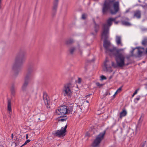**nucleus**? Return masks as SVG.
<instances>
[{
    "label": "nucleus",
    "instance_id": "nucleus-1",
    "mask_svg": "<svg viewBox=\"0 0 147 147\" xmlns=\"http://www.w3.org/2000/svg\"><path fill=\"white\" fill-rule=\"evenodd\" d=\"M103 47L105 52L110 56L114 55L115 57L116 64L113 62H111L112 66L114 67H122L125 65V58L123 49H117L111 45L109 41L105 40L103 43Z\"/></svg>",
    "mask_w": 147,
    "mask_h": 147
},
{
    "label": "nucleus",
    "instance_id": "nucleus-2",
    "mask_svg": "<svg viewBox=\"0 0 147 147\" xmlns=\"http://www.w3.org/2000/svg\"><path fill=\"white\" fill-rule=\"evenodd\" d=\"M25 52L20 51L17 54L15 61L13 65L12 69L13 72V76L16 77L21 71L23 62L26 58Z\"/></svg>",
    "mask_w": 147,
    "mask_h": 147
},
{
    "label": "nucleus",
    "instance_id": "nucleus-3",
    "mask_svg": "<svg viewBox=\"0 0 147 147\" xmlns=\"http://www.w3.org/2000/svg\"><path fill=\"white\" fill-rule=\"evenodd\" d=\"M115 0H105L102 5V12L106 14L108 11H110L112 14L116 13L119 9V3L118 1L114 2Z\"/></svg>",
    "mask_w": 147,
    "mask_h": 147
},
{
    "label": "nucleus",
    "instance_id": "nucleus-4",
    "mask_svg": "<svg viewBox=\"0 0 147 147\" xmlns=\"http://www.w3.org/2000/svg\"><path fill=\"white\" fill-rule=\"evenodd\" d=\"M34 70V64L33 63H29L26 74L24 78V81L21 88L22 91L26 94L25 96L27 95L28 93V86L31 77L33 76L32 72Z\"/></svg>",
    "mask_w": 147,
    "mask_h": 147
},
{
    "label": "nucleus",
    "instance_id": "nucleus-5",
    "mask_svg": "<svg viewBox=\"0 0 147 147\" xmlns=\"http://www.w3.org/2000/svg\"><path fill=\"white\" fill-rule=\"evenodd\" d=\"M117 18V17H116L109 18L107 21V24L103 25L101 38L104 39V42L105 40L108 41L107 39L109 37V28L112 25V22L115 21Z\"/></svg>",
    "mask_w": 147,
    "mask_h": 147
},
{
    "label": "nucleus",
    "instance_id": "nucleus-6",
    "mask_svg": "<svg viewBox=\"0 0 147 147\" xmlns=\"http://www.w3.org/2000/svg\"><path fill=\"white\" fill-rule=\"evenodd\" d=\"M67 122L64 127H61V129L54 131L52 133L55 137L63 138L66 135L67 132Z\"/></svg>",
    "mask_w": 147,
    "mask_h": 147
},
{
    "label": "nucleus",
    "instance_id": "nucleus-7",
    "mask_svg": "<svg viewBox=\"0 0 147 147\" xmlns=\"http://www.w3.org/2000/svg\"><path fill=\"white\" fill-rule=\"evenodd\" d=\"M105 133V131H104L100 133L96 136L92 144V147H98L99 146L101 142L104 138Z\"/></svg>",
    "mask_w": 147,
    "mask_h": 147
},
{
    "label": "nucleus",
    "instance_id": "nucleus-8",
    "mask_svg": "<svg viewBox=\"0 0 147 147\" xmlns=\"http://www.w3.org/2000/svg\"><path fill=\"white\" fill-rule=\"evenodd\" d=\"M71 84L68 83L65 85L62 90V92L64 96H68L69 98H71L72 94V92L70 88Z\"/></svg>",
    "mask_w": 147,
    "mask_h": 147
},
{
    "label": "nucleus",
    "instance_id": "nucleus-9",
    "mask_svg": "<svg viewBox=\"0 0 147 147\" xmlns=\"http://www.w3.org/2000/svg\"><path fill=\"white\" fill-rule=\"evenodd\" d=\"M56 113L59 115L68 114L67 107L65 105H61L56 110Z\"/></svg>",
    "mask_w": 147,
    "mask_h": 147
},
{
    "label": "nucleus",
    "instance_id": "nucleus-10",
    "mask_svg": "<svg viewBox=\"0 0 147 147\" xmlns=\"http://www.w3.org/2000/svg\"><path fill=\"white\" fill-rule=\"evenodd\" d=\"M59 0H54L52 8L51 13L52 17L56 14L58 5Z\"/></svg>",
    "mask_w": 147,
    "mask_h": 147
},
{
    "label": "nucleus",
    "instance_id": "nucleus-11",
    "mask_svg": "<svg viewBox=\"0 0 147 147\" xmlns=\"http://www.w3.org/2000/svg\"><path fill=\"white\" fill-rule=\"evenodd\" d=\"M104 70L106 71L111 72L112 71L111 67L109 61L106 59L104 63Z\"/></svg>",
    "mask_w": 147,
    "mask_h": 147
},
{
    "label": "nucleus",
    "instance_id": "nucleus-12",
    "mask_svg": "<svg viewBox=\"0 0 147 147\" xmlns=\"http://www.w3.org/2000/svg\"><path fill=\"white\" fill-rule=\"evenodd\" d=\"M7 110L8 115L10 118L12 115V112L11 107V100L10 99H7Z\"/></svg>",
    "mask_w": 147,
    "mask_h": 147
},
{
    "label": "nucleus",
    "instance_id": "nucleus-13",
    "mask_svg": "<svg viewBox=\"0 0 147 147\" xmlns=\"http://www.w3.org/2000/svg\"><path fill=\"white\" fill-rule=\"evenodd\" d=\"M47 94L45 92H43V99L44 101V103L45 105L47 106V107L50 104V101L49 99V97L47 98Z\"/></svg>",
    "mask_w": 147,
    "mask_h": 147
},
{
    "label": "nucleus",
    "instance_id": "nucleus-14",
    "mask_svg": "<svg viewBox=\"0 0 147 147\" xmlns=\"http://www.w3.org/2000/svg\"><path fill=\"white\" fill-rule=\"evenodd\" d=\"M74 42V40L71 38H69L66 39L65 42V44L67 47H69Z\"/></svg>",
    "mask_w": 147,
    "mask_h": 147
},
{
    "label": "nucleus",
    "instance_id": "nucleus-15",
    "mask_svg": "<svg viewBox=\"0 0 147 147\" xmlns=\"http://www.w3.org/2000/svg\"><path fill=\"white\" fill-rule=\"evenodd\" d=\"M115 41L117 45H118L123 46L122 43L121 37L119 36H116Z\"/></svg>",
    "mask_w": 147,
    "mask_h": 147
},
{
    "label": "nucleus",
    "instance_id": "nucleus-16",
    "mask_svg": "<svg viewBox=\"0 0 147 147\" xmlns=\"http://www.w3.org/2000/svg\"><path fill=\"white\" fill-rule=\"evenodd\" d=\"M94 32H92L91 33V34L93 36H95L96 35L97 33L98 32V30L99 29V26L97 24L94 22Z\"/></svg>",
    "mask_w": 147,
    "mask_h": 147
},
{
    "label": "nucleus",
    "instance_id": "nucleus-17",
    "mask_svg": "<svg viewBox=\"0 0 147 147\" xmlns=\"http://www.w3.org/2000/svg\"><path fill=\"white\" fill-rule=\"evenodd\" d=\"M68 118V117L66 115H61V116L58 117L57 119L59 121H61L63 122L65 121Z\"/></svg>",
    "mask_w": 147,
    "mask_h": 147
},
{
    "label": "nucleus",
    "instance_id": "nucleus-18",
    "mask_svg": "<svg viewBox=\"0 0 147 147\" xmlns=\"http://www.w3.org/2000/svg\"><path fill=\"white\" fill-rule=\"evenodd\" d=\"M127 114V112L125 109H123L122 111L120 113L119 117L118 119V120L120 119H121L122 118L125 116Z\"/></svg>",
    "mask_w": 147,
    "mask_h": 147
},
{
    "label": "nucleus",
    "instance_id": "nucleus-19",
    "mask_svg": "<svg viewBox=\"0 0 147 147\" xmlns=\"http://www.w3.org/2000/svg\"><path fill=\"white\" fill-rule=\"evenodd\" d=\"M141 13L140 11L139 10L136 11L134 12V17H136L138 19L141 18Z\"/></svg>",
    "mask_w": 147,
    "mask_h": 147
},
{
    "label": "nucleus",
    "instance_id": "nucleus-20",
    "mask_svg": "<svg viewBox=\"0 0 147 147\" xmlns=\"http://www.w3.org/2000/svg\"><path fill=\"white\" fill-rule=\"evenodd\" d=\"M10 91L11 94V98H12L13 97H14L16 93V91L15 89L14 85H12L10 88Z\"/></svg>",
    "mask_w": 147,
    "mask_h": 147
},
{
    "label": "nucleus",
    "instance_id": "nucleus-21",
    "mask_svg": "<svg viewBox=\"0 0 147 147\" xmlns=\"http://www.w3.org/2000/svg\"><path fill=\"white\" fill-rule=\"evenodd\" d=\"M76 48L75 47H70L68 50V51L71 55H73L74 52L76 51Z\"/></svg>",
    "mask_w": 147,
    "mask_h": 147
},
{
    "label": "nucleus",
    "instance_id": "nucleus-22",
    "mask_svg": "<svg viewBox=\"0 0 147 147\" xmlns=\"http://www.w3.org/2000/svg\"><path fill=\"white\" fill-rule=\"evenodd\" d=\"M74 107V104H71L70 105L67 107V111L68 112V114L70 113H71Z\"/></svg>",
    "mask_w": 147,
    "mask_h": 147
},
{
    "label": "nucleus",
    "instance_id": "nucleus-23",
    "mask_svg": "<svg viewBox=\"0 0 147 147\" xmlns=\"http://www.w3.org/2000/svg\"><path fill=\"white\" fill-rule=\"evenodd\" d=\"M121 23L123 25L125 26H130L131 25V24L129 22L125 21H121Z\"/></svg>",
    "mask_w": 147,
    "mask_h": 147
},
{
    "label": "nucleus",
    "instance_id": "nucleus-24",
    "mask_svg": "<svg viewBox=\"0 0 147 147\" xmlns=\"http://www.w3.org/2000/svg\"><path fill=\"white\" fill-rule=\"evenodd\" d=\"M142 44L144 46H147V39H145L142 42Z\"/></svg>",
    "mask_w": 147,
    "mask_h": 147
},
{
    "label": "nucleus",
    "instance_id": "nucleus-25",
    "mask_svg": "<svg viewBox=\"0 0 147 147\" xmlns=\"http://www.w3.org/2000/svg\"><path fill=\"white\" fill-rule=\"evenodd\" d=\"M30 140H27L25 142V143L22 146H21L20 147H22L23 146H25L28 143L30 142Z\"/></svg>",
    "mask_w": 147,
    "mask_h": 147
},
{
    "label": "nucleus",
    "instance_id": "nucleus-26",
    "mask_svg": "<svg viewBox=\"0 0 147 147\" xmlns=\"http://www.w3.org/2000/svg\"><path fill=\"white\" fill-rule=\"evenodd\" d=\"M79 51L80 52L81 54H82V51L80 48V45L79 44H78L77 47Z\"/></svg>",
    "mask_w": 147,
    "mask_h": 147
},
{
    "label": "nucleus",
    "instance_id": "nucleus-27",
    "mask_svg": "<svg viewBox=\"0 0 147 147\" xmlns=\"http://www.w3.org/2000/svg\"><path fill=\"white\" fill-rule=\"evenodd\" d=\"M82 79L80 78H78L77 82L76 80V82H77L78 84H80L81 82Z\"/></svg>",
    "mask_w": 147,
    "mask_h": 147
},
{
    "label": "nucleus",
    "instance_id": "nucleus-28",
    "mask_svg": "<svg viewBox=\"0 0 147 147\" xmlns=\"http://www.w3.org/2000/svg\"><path fill=\"white\" fill-rule=\"evenodd\" d=\"M142 53V52L140 51L139 49H138V54L139 56L141 55Z\"/></svg>",
    "mask_w": 147,
    "mask_h": 147
},
{
    "label": "nucleus",
    "instance_id": "nucleus-29",
    "mask_svg": "<svg viewBox=\"0 0 147 147\" xmlns=\"http://www.w3.org/2000/svg\"><path fill=\"white\" fill-rule=\"evenodd\" d=\"M100 78L101 80H105L106 79V77L103 75L101 76Z\"/></svg>",
    "mask_w": 147,
    "mask_h": 147
},
{
    "label": "nucleus",
    "instance_id": "nucleus-30",
    "mask_svg": "<svg viewBox=\"0 0 147 147\" xmlns=\"http://www.w3.org/2000/svg\"><path fill=\"white\" fill-rule=\"evenodd\" d=\"M146 143V141H145L144 142L142 143L140 147H144Z\"/></svg>",
    "mask_w": 147,
    "mask_h": 147
},
{
    "label": "nucleus",
    "instance_id": "nucleus-31",
    "mask_svg": "<svg viewBox=\"0 0 147 147\" xmlns=\"http://www.w3.org/2000/svg\"><path fill=\"white\" fill-rule=\"evenodd\" d=\"M139 88H138L136 89L134 93V95H135L138 92L139 90Z\"/></svg>",
    "mask_w": 147,
    "mask_h": 147
},
{
    "label": "nucleus",
    "instance_id": "nucleus-32",
    "mask_svg": "<svg viewBox=\"0 0 147 147\" xmlns=\"http://www.w3.org/2000/svg\"><path fill=\"white\" fill-rule=\"evenodd\" d=\"M141 118H142V116H141L140 117V118L139 119L138 121V123H141V122L143 120H142V119H141Z\"/></svg>",
    "mask_w": 147,
    "mask_h": 147
},
{
    "label": "nucleus",
    "instance_id": "nucleus-33",
    "mask_svg": "<svg viewBox=\"0 0 147 147\" xmlns=\"http://www.w3.org/2000/svg\"><path fill=\"white\" fill-rule=\"evenodd\" d=\"M96 85L97 86L100 87L102 86V85L101 84H100L98 82H97L96 83Z\"/></svg>",
    "mask_w": 147,
    "mask_h": 147
},
{
    "label": "nucleus",
    "instance_id": "nucleus-34",
    "mask_svg": "<svg viewBox=\"0 0 147 147\" xmlns=\"http://www.w3.org/2000/svg\"><path fill=\"white\" fill-rule=\"evenodd\" d=\"M121 87L119 88L118 90H117V91H118V92H119L121 91Z\"/></svg>",
    "mask_w": 147,
    "mask_h": 147
},
{
    "label": "nucleus",
    "instance_id": "nucleus-35",
    "mask_svg": "<svg viewBox=\"0 0 147 147\" xmlns=\"http://www.w3.org/2000/svg\"><path fill=\"white\" fill-rule=\"evenodd\" d=\"M86 16L85 14L83 13V20L86 18Z\"/></svg>",
    "mask_w": 147,
    "mask_h": 147
},
{
    "label": "nucleus",
    "instance_id": "nucleus-36",
    "mask_svg": "<svg viewBox=\"0 0 147 147\" xmlns=\"http://www.w3.org/2000/svg\"><path fill=\"white\" fill-rule=\"evenodd\" d=\"M140 96L137 97L135 99V100H140Z\"/></svg>",
    "mask_w": 147,
    "mask_h": 147
},
{
    "label": "nucleus",
    "instance_id": "nucleus-37",
    "mask_svg": "<svg viewBox=\"0 0 147 147\" xmlns=\"http://www.w3.org/2000/svg\"><path fill=\"white\" fill-rule=\"evenodd\" d=\"M108 94H110L108 92H107L106 93H105V95H107Z\"/></svg>",
    "mask_w": 147,
    "mask_h": 147
},
{
    "label": "nucleus",
    "instance_id": "nucleus-38",
    "mask_svg": "<svg viewBox=\"0 0 147 147\" xmlns=\"http://www.w3.org/2000/svg\"><path fill=\"white\" fill-rule=\"evenodd\" d=\"M28 134H26V139H27V140H28V139H28Z\"/></svg>",
    "mask_w": 147,
    "mask_h": 147
},
{
    "label": "nucleus",
    "instance_id": "nucleus-39",
    "mask_svg": "<svg viewBox=\"0 0 147 147\" xmlns=\"http://www.w3.org/2000/svg\"><path fill=\"white\" fill-rule=\"evenodd\" d=\"M118 22H117V21H115V23L116 24H118Z\"/></svg>",
    "mask_w": 147,
    "mask_h": 147
},
{
    "label": "nucleus",
    "instance_id": "nucleus-40",
    "mask_svg": "<svg viewBox=\"0 0 147 147\" xmlns=\"http://www.w3.org/2000/svg\"><path fill=\"white\" fill-rule=\"evenodd\" d=\"M81 18L82 19H83V13L82 14Z\"/></svg>",
    "mask_w": 147,
    "mask_h": 147
},
{
    "label": "nucleus",
    "instance_id": "nucleus-41",
    "mask_svg": "<svg viewBox=\"0 0 147 147\" xmlns=\"http://www.w3.org/2000/svg\"><path fill=\"white\" fill-rule=\"evenodd\" d=\"M90 95H91V94H89V95H87L85 97H88Z\"/></svg>",
    "mask_w": 147,
    "mask_h": 147
},
{
    "label": "nucleus",
    "instance_id": "nucleus-42",
    "mask_svg": "<svg viewBox=\"0 0 147 147\" xmlns=\"http://www.w3.org/2000/svg\"><path fill=\"white\" fill-rule=\"evenodd\" d=\"M89 135V134L88 133H87L86 134V136H88Z\"/></svg>",
    "mask_w": 147,
    "mask_h": 147
},
{
    "label": "nucleus",
    "instance_id": "nucleus-43",
    "mask_svg": "<svg viewBox=\"0 0 147 147\" xmlns=\"http://www.w3.org/2000/svg\"><path fill=\"white\" fill-rule=\"evenodd\" d=\"M1 2L0 1V9L1 8Z\"/></svg>",
    "mask_w": 147,
    "mask_h": 147
},
{
    "label": "nucleus",
    "instance_id": "nucleus-44",
    "mask_svg": "<svg viewBox=\"0 0 147 147\" xmlns=\"http://www.w3.org/2000/svg\"><path fill=\"white\" fill-rule=\"evenodd\" d=\"M125 20H127V21L129 20V19L127 18H125Z\"/></svg>",
    "mask_w": 147,
    "mask_h": 147
},
{
    "label": "nucleus",
    "instance_id": "nucleus-45",
    "mask_svg": "<svg viewBox=\"0 0 147 147\" xmlns=\"http://www.w3.org/2000/svg\"><path fill=\"white\" fill-rule=\"evenodd\" d=\"M117 92H118L117 91L115 94V95L117 93Z\"/></svg>",
    "mask_w": 147,
    "mask_h": 147
},
{
    "label": "nucleus",
    "instance_id": "nucleus-46",
    "mask_svg": "<svg viewBox=\"0 0 147 147\" xmlns=\"http://www.w3.org/2000/svg\"><path fill=\"white\" fill-rule=\"evenodd\" d=\"M13 134H11V137L13 138Z\"/></svg>",
    "mask_w": 147,
    "mask_h": 147
},
{
    "label": "nucleus",
    "instance_id": "nucleus-47",
    "mask_svg": "<svg viewBox=\"0 0 147 147\" xmlns=\"http://www.w3.org/2000/svg\"><path fill=\"white\" fill-rule=\"evenodd\" d=\"M135 95H134V93L132 95V97H133Z\"/></svg>",
    "mask_w": 147,
    "mask_h": 147
},
{
    "label": "nucleus",
    "instance_id": "nucleus-48",
    "mask_svg": "<svg viewBox=\"0 0 147 147\" xmlns=\"http://www.w3.org/2000/svg\"><path fill=\"white\" fill-rule=\"evenodd\" d=\"M146 53H147V48L146 49Z\"/></svg>",
    "mask_w": 147,
    "mask_h": 147
},
{
    "label": "nucleus",
    "instance_id": "nucleus-49",
    "mask_svg": "<svg viewBox=\"0 0 147 147\" xmlns=\"http://www.w3.org/2000/svg\"><path fill=\"white\" fill-rule=\"evenodd\" d=\"M86 102H88V100H86Z\"/></svg>",
    "mask_w": 147,
    "mask_h": 147
},
{
    "label": "nucleus",
    "instance_id": "nucleus-50",
    "mask_svg": "<svg viewBox=\"0 0 147 147\" xmlns=\"http://www.w3.org/2000/svg\"><path fill=\"white\" fill-rule=\"evenodd\" d=\"M128 12V11H126V13H127V12Z\"/></svg>",
    "mask_w": 147,
    "mask_h": 147
},
{
    "label": "nucleus",
    "instance_id": "nucleus-51",
    "mask_svg": "<svg viewBox=\"0 0 147 147\" xmlns=\"http://www.w3.org/2000/svg\"><path fill=\"white\" fill-rule=\"evenodd\" d=\"M115 94H114L113 96L114 97H115Z\"/></svg>",
    "mask_w": 147,
    "mask_h": 147
},
{
    "label": "nucleus",
    "instance_id": "nucleus-52",
    "mask_svg": "<svg viewBox=\"0 0 147 147\" xmlns=\"http://www.w3.org/2000/svg\"><path fill=\"white\" fill-rule=\"evenodd\" d=\"M38 119H39V120H40V118H39Z\"/></svg>",
    "mask_w": 147,
    "mask_h": 147
},
{
    "label": "nucleus",
    "instance_id": "nucleus-53",
    "mask_svg": "<svg viewBox=\"0 0 147 147\" xmlns=\"http://www.w3.org/2000/svg\"><path fill=\"white\" fill-rule=\"evenodd\" d=\"M134 51V49L133 50L132 52H133Z\"/></svg>",
    "mask_w": 147,
    "mask_h": 147
},
{
    "label": "nucleus",
    "instance_id": "nucleus-54",
    "mask_svg": "<svg viewBox=\"0 0 147 147\" xmlns=\"http://www.w3.org/2000/svg\"><path fill=\"white\" fill-rule=\"evenodd\" d=\"M1 0H0V1L1 2Z\"/></svg>",
    "mask_w": 147,
    "mask_h": 147
},
{
    "label": "nucleus",
    "instance_id": "nucleus-55",
    "mask_svg": "<svg viewBox=\"0 0 147 147\" xmlns=\"http://www.w3.org/2000/svg\"><path fill=\"white\" fill-rule=\"evenodd\" d=\"M29 100V99L28 98V99L27 100Z\"/></svg>",
    "mask_w": 147,
    "mask_h": 147
},
{
    "label": "nucleus",
    "instance_id": "nucleus-56",
    "mask_svg": "<svg viewBox=\"0 0 147 147\" xmlns=\"http://www.w3.org/2000/svg\"><path fill=\"white\" fill-rule=\"evenodd\" d=\"M43 115V114L41 115Z\"/></svg>",
    "mask_w": 147,
    "mask_h": 147
}]
</instances>
